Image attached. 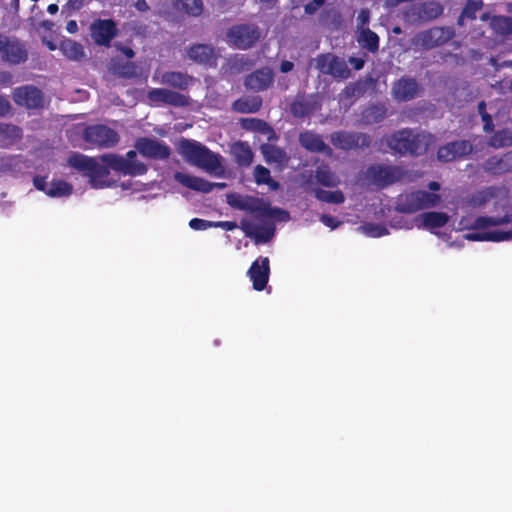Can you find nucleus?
<instances>
[{
  "label": "nucleus",
  "mask_w": 512,
  "mask_h": 512,
  "mask_svg": "<svg viewBox=\"0 0 512 512\" xmlns=\"http://www.w3.org/2000/svg\"><path fill=\"white\" fill-rule=\"evenodd\" d=\"M370 19V11L368 9H362L357 17V21L361 27L368 24Z\"/></svg>",
  "instance_id": "obj_55"
},
{
  "label": "nucleus",
  "mask_w": 512,
  "mask_h": 512,
  "mask_svg": "<svg viewBox=\"0 0 512 512\" xmlns=\"http://www.w3.org/2000/svg\"><path fill=\"white\" fill-rule=\"evenodd\" d=\"M488 145L496 149L512 145L511 132L507 129L494 132L489 138Z\"/></svg>",
  "instance_id": "obj_44"
},
{
  "label": "nucleus",
  "mask_w": 512,
  "mask_h": 512,
  "mask_svg": "<svg viewBox=\"0 0 512 512\" xmlns=\"http://www.w3.org/2000/svg\"><path fill=\"white\" fill-rule=\"evenodd\" d=\"M421 90L416 79L401 77L392 87L393 98L399 102H408L416 98Z\"/></svg>",
  "instance_id": "obj_20"
},
{
  "label": "nucleus",
  "mask_w": 512,
  "mask_h": 512,
  "mask_svg": "<svg viewBox=\"0 0 512 512\" xmlns=\"http://www.w3.org/2000/svg\"><path fill=\"white\" fill-rule=\"evenodd\" d=\"M213 228H222L226 231H232L238 228L235 221H213Z\"/></svg>",
  "instance_id": "obj_53"
},
{
  "label": "nucleus",
  "mask_w": 512,
  "mask_h": 512,
  "mask_svg": "<svg viewBox=\"0 0 512 512\" xmlns=\"http://www.w3.org/2000/svg\"><path fill=\"white\" fill-rule=\"evenodd\" d=\"M387 116V108L382 103L372 104L361 113L362 121L367 125L378 124Z\"/></svg>",
  "instance_id": "obj_29"
},
{
  "label": "nucleus",
  "mask_w": 512,
  "mask_h": 512,
  "mask_svg": "<svg viewBox=\"0 0 512 512\" xmlns=\"http://www.w3.org/2000/svg\"><path fill=\"white\" fill-rule=\"evenodd\" d=\"M174 178L181 185H183L191 190L202 192V193H209L214 188L222 189L226 186L225 183H212L204 178L193 176V175L186 174L183 172H176Z\"/></svg>",
  "instance_id": "obj_21"
},
{
  "label": "nucleus",
  "mask_w": 512,
  "mask_h": 512,
  "mask_svg": "<svg viewBox=\"0 0 512 512\" xmlns=\"http://www.w3.org/2000/svg\"><path fill=\"white\" fill-rule=\"evenodd\" d=\"M240 228L245 236L252 238L256 244L270 241L275 233L273 226H256L247 220L241 221Z\"/></svg>",
  "instance_id": "obj_24"
},
{
  "label": "nucleus",
  "mask_w": 512,
  "mask_h": 512,
  "mask_svg": "<svg viewBox=\"0 0 512 512\" xmlns=\"http://www.w3.org/2000/svg\"><path fill=\"white\" fill-rule=\"evenodd\" d=\"M28 58V48L23 40L0 33V63L17 66L24 64Z\"/></svg>",
  "instance_id": "obj_5"
},
{
  "label": "nucleus",
  "mask_w": 512,
  "mask_h": 512,
  "mask_svg": "<svg viewBox=\"0 0 512 512\" xmlns=\"http://www.w3.org/2000/svg\"><path fill=\"white\" fill-rule=\"evenodd\" d=\"M227 38L237 48L248 49L259 40L260 31L256 25L239 24L228 30Z\"/></svg>",
  "instance_id": "obj_11"
},
{
  "label": "nucleus",
  "mask_w": 512,
  "mask_h": 512,
  "mask_svg": "<svg viewBox=\"0 0 512 512\" xmlns=\"http://www.w3.org/2000/svg\"><path fill=\"white\" fill-rule=\"evenodd\" d=\"M82 139L91 147L108 149L116 146L120 140L119 134L104 124L88 125L82 132Z\"/></svg>",
  "instance_id": "obj_9"
},
{
  "label": "nucleus",
  "mask_w": 512,
  "mask_h": 512,
  "mask_svg": "<svg viewBox=\"0 0 512 512\" xmlns=\"http://www.w3.org/2000/svg\"><path fill=\"white\" fill-rule=\"evenodd\" d=\"M477 109L481 117L482 115L488 114L486 111V103L484 101L479 102Z\"/></svg>",
  "instance_id": "obj_63"
},
{
  "label": "nucleus",
  "mask_w": 512,
  "mask_h": 512,
  "mask_svg": "<svg viewBox=\"0 0 512 512\" xmlns=\"http://www.w3.org/2000/svg\"><path fill=\"white\" fill-rule=\"evenodd\" d=\"M147 99L150 104L154 105L166 104L173 107H186L190 105L189 96L165 88L150 89L147 92Z\"/></svg>",
  "instance_id": "obj_15"
},
{
  "label": "nucleus",
  "mask_w": 512,
  "mask_h": 512,
  "mask_svg": "<svg viewBox=\"0 0 512 512\" xmlns=\"http://www.w3.org/2000/svg\"><path fill=\"white\" fill-rule=\"evenodd\" d=\"M270 262L268 257H259L250 266L247 275L252 281L253 289L262 291L269 280Z\"/></svg>",
  "instance_id": "obj_19"
},
{
  "label": "nucleus",
  "mask_w": 512,
  "mask_h": 512,
  "mask_svg": "<svg viewBox=\"0 0 512 512\" xmlns=\"http://www.w3.org/2000/svg\"><path fill=\"white\" fill-rule=\"evenodd\" d=\"M188 56L194 62L210 64L214 59V49L207 44H195L189 48Z\"/></svg>",
  "instance_id": "obj_32"
},
{
  "label": "nucleus",
  "mask_w": 512,
  "mask_h": 512,
  "mask_svg": "<svg viewBox=\"0 0 512 512\" xmlns=\"http://www.w3.org/2000/svg\"><path fill=\"white\" fill-rule=\"evenodd\" d=\"M46 179V176L35 175L33 177V185L37 190L44 192L47 195L49 185L47 184Z\"/></svg>",
  "instance_id": "obj_50"
},
{
  "label": "nucleus",
  "mask_w": 512,
  "mask_h": 512,
  "mask_svg": "<svg viewBox=\"0 0 512 512\" xmlns=\"http://www.w3.org/2000/svg\"><path fill=\"white\" fill-rule=\"evenodd\" d=\"M73 187L64 180H53L47 191V196L51 198L67 197L72 194Z\"/></svg>",
  "instance_id": "obj_41"
},
{
  "label": "nucleus",
  "mask_w": 512,
  "mask_h": 512,
  "mask_svg": "<svg viewBox=\"0 0 512 512\" xmlns=\"http://www.w3.org/2000/svg\"><path fill=\"white\" fill-rule=\"evenodd\" d=\"M177 9L184 11L190 16H200L203 11L202 0H173Z\"/></svg>",
  "instance_id": "obj_42"
},
{
  "label": "nucleus",
  "mask_w": 512,
  "mask_h": 512,
  "mask_svg": "<svg viewBox=\"0 0 512 512\" xmlns=\"http://www.w3.org/2000/svg\"><path fill=\"white\" fill-rule=\"evenodd\" d=\"M317 183L325 187H335L339 184V178L331 171L328 165L322 164L315 170Z\"/></svg>",
  "instance_id": "obj_36"
},
{
  "label": "nucleus",
  "mask_w": 512,
  "mask_h": 512,
  "mask_svg": "<svg viewBox=\"0 0 512 512\" xmlns=\"http://www.w3.org/2000/svg\"><path fill=\"white\" fill-rule=\"evenodd\" d=\"M314 110V104L304 95H297L290 105V112L295 118L307 117Z\"/></svg>",
  "instance_id": "obj_33"
},
{
  "label": "nucleus",
  "mask_w": 512,
  "mask_h": 512,
  "mask_svg": "<svg viewBox=\"0 0 512 512\" xmlns=\"http://www.w3.org/2000/svg\"><path fill=\"white\" fill-rule=\"evenodd\" d=\"M161 82L179 90H186L193 82V77L179 71H168L162 74Z\"/></svg>",
  "instance_id": "obj_27"
},
{
  "label": "nucleus",
  "mask_w": 512,
  "mask_h": 512,
  "mask_svg": "<svg viewBox=\"0 0 512 512\" xmlns=\"http://www.w3.org/2000/svg\"><path fill=\"white\" fill-rule=\"evenodd\" d=\"M320 221L327 227L331 229H335L341 225V221H339L336 217H333L328 214H322L320 216Z\"/></svg>",
  "instance_id": "obj_51"
},
{
  "label": "nucleus",
  "mask_w": 512,
  "mask_h": 512,
  "mask_svg": "<svg viewBox=\"0 0 512 512\" xmlns=\"http://www.w3.org/2000/svg\"><path fill=\"white\" fill-rule=\"evenodd\" d=\"M228 203L238 210L254 213L259 217L274 218L279 216L281 219L289 218V213L286 210L271 207L262 199L253 196L237 197L233 200L229 199Z\"/></svg>",
  "instance_id": "obj_7"
},
{
  "label": "nucleus",
  "mask_w": 512,
  "mask_h": 512,
  "mask_svg": "<svg viewBox=\"0 0 512 512\" xmlns=\"http://www.w3.org/2000/svg\"><path fill=\"white\" fill-rule=\"evenodd\" d=\"M13 100L18 106L27 109H39L44 106V97L40 89L35 86H22L15 89Z\"/></svg>",
  "instance_id": "obj_17"
},
{
  "label": "nucleus",
  "mask_w": 512,
  "mask_h": 512,
  "mask_svg": "<svg viewBox=\"0 0 512 512\" xmlns=\"http://www.w3.org/2000/svg\"><path fill=\"white\" fill-rule=\"evenodd\" d=\"M316 68L325 75L336 79H347L350 76V69L346 62L331 53L320 54L316 58Z\"/></svg>",
  "instance_id": "obj_12"
},
{
  "label": "nucleus",
  "mask_w": 512,
  "mask_h": 512,
  "mask_svg": "<svg viewBox=\"0 0 512 512\" xmlns=\"http://www.w3.org/2000/svg\"><path fill=\"white\" fill-rule=\"evenodd\" d=\"M118 34L116 23L112 19H98L90 26L93 41L100 46H110L112 39Z\"/></svg>",
  "instance_id": "obj_16"
},
{
  "label": "nucleus",
  "mask_w": 512,
  "mask_h": 512,
  "mask_svg": "<svg viewBox=\"0 0 512 512\" xmlns=\"http://www.w3.org/2000/svg\"><path fill=\"white\" fill-rule=\"evenodd\" d=\"M419 219L422 222V226L426 229H436L444 227L448 221L449 217L444 212H424L419 215Z\"/></svg>",
  "instance_id": "obj_34"
},
{
  "label": "nucleus",
  "mask_w": 512,
  "mask_h": 512,
  "mask_svg": "<svg viewBox=\"0 0 512 512\" xmlns=\"http://www.w3.org/2000/svg\"><path fill=\"white\" fill-rule=\"evenodd\" d=\"M481 119L483 121V130H484V132H486V133L493 132V130H494V123H493L492 116L488 113V114L482 115Z\"/></svg>",
  "instance_id": "obj_54"
},
{
  "label": "nucleus",
  "mask_w": 512,
  "mask_h": 512,
  "mask_svg": "<svg viewBox=\"0 0 512 512\" xmlns=\"http://www.w3.org/2000/svg\"><path fill=\"white\" fill-rule=\"evenodd\" d=\"M68 5L76 10H79L83 6V0H68Z\"/></svg>",
  "instance_id": "obj_62"
},
{
  "label": "nucleus",
  "mask_w": 512,
  "mask_h": 512,
  "mask_svg": "<svg viewBox=\"0 0 512 512\" xmlns=\"http://www.w3.org/2000/svg\"><path fill=\"white\" fill-rule=\"evenodd\" d=\"M11 105L9 101L0 95V116H5L10 112Z\"/></svg>",
  "instance_id": "obj_56"
},
{
  "label": "nucleus",
  "mask_w": 512,
  "mask_h": 512,
  "mask_svg": "<svg viewBox=\"0 0 512 512\" xmlns=\"http://www.w3.org/2000/svg\"><path fill=\"white\" fill-rule=\"evenodd\" d=\"M349 62L355 70L362 69L365 64V61L362 58L357 57H350Z\"/></svg>",
  "instance_id": "obj_57"
},
{
  "label": "nucleus",
  "mask_w": 512,
  "mask_h": 512,
  "mask_svg": "<svg viewBox=\"0 0 512 512\" xmlns=\"http://www.w3.org/2000/svg\"><path fill=\"white\" fill-rule=\"evenodd\" d=\"M511 221V217L509 215L498 216V217H490V216H478L473 225L472 229L475 230H484L490 226H499L502 224H507Z\"/></svg>",
  "instance_id": "obj_39"
},
{
  "label": "nucleus",
  "mask_w": 512,
  "mask_h": 512,
  "mask_svg": "<svg viewBox=\"0 0 512 512\" xmlns=\"http://www.w3.org/2000/svg\"><path fill=\"white\" fill-rule=\"evenodd\" d=\"M332 144L339 149L349 151L358 148H368L371 137L366 133L338 131L331 135Z\"/></svg>",
  "instance_id": "obj_13"
},
{
  "label": "nucleus",
  "mask_w": 512,
  "mask_h": 512,
  "mask_svg": "<svg viewBox=\"0 0 512 512\" xmlns=\"http://www.w3.org/2000/svg\"><path fill=\"white\" fill-rule=\"evenodd\" d=\"M441 201L438 194L417 190L402 195L396 203V210L401 213H415L422 209L436 207Z\"/></svg>",
  "instance_id": "obj_6"
},
{
  "label": "nucleus",
  "mask_w": 512,
  "mask_h": 512,
  "mask_svg": "<svg viewBox=\"0 0 512 512\" xmlns=\"http://www.w3.org/2000/svg\"><path fill=\"white\" fill-rule=\"evenodd\" d=\"M66 30L71 34L76 33L78 31L77 22L75 20L68 21L66 24Z\"/></svg>",
  "instance_id": "obj_61"
},
{
  "label": "nucleus",
  "mask_w": 512,
  "mask_h": 512,
  "mask_svg": "<svg viewBox=\"0 0 512 512\" xmlns=\"http://www.w3.org/2000/svg\"><path fill=\"white\" fill-rule=\"evenodd\" d=\"M105 166L99 164L94 158L81 153H73L69 156L67 163L72 168L82 172L89 177L94 188L108 186L107 178L110 175L109 169L124 176H142L147 173V166L137 160V152L129 150L125 156L118 154H104L100 157Z\"/></svg>",
  "instance_id": "obj_1"
},
{
  "label": "nucleus",
  "mask_w": 512,
  "mask_h": 512,
  "mask_svg": "<svg viewBox=\"0 0 512 512\" xmlns=\"http://www.w3.org/2000/svg\"><path fill=\"white\" fill-rule=\"evenodd\" d=\"M274 81L271 69L261 68L246 76L244 85L247 89L255 92L267 90Z\"/></svg>",
  "instance_id": "obj_23"
},
{
  "label": "nucleus",
  "mask_w": 512,
  "mask_h": 512,
  "mask_svg": "<svg viewBox=\"0 0 512 512\" xmlns=\"http://www.w3.org/2000/svg\"><path fill=\"white\" fill-rule=\"evenodd\" d=\"M483 170L490 175L500 176L512 172V151L500 156H491L483 163Z\"/></svg>",
  "instance_id": "obj_22"
},
{
  "label": "nucleus",
  "mask_w": 512,
  "mask_h": 512,
  "mask_svg": "<svg viewBox=\"0 0 512 512\" xmlns=\"http://www.w3.org/2000/svg\"><path fill=\"white\" fill-rule=\"evenodd\" d=\"M59 49L63 53V55L69 60L81 61L85 58V51L83 45L75 40H62L59 44Z\"/></svg>",
  "instance_id": "obj_31"
},
{
  "label": "nucleus",
  "mask_w": 512,
  "mask_h": 512,
  "mask_svg": "<svg viewBox=\"0 0 512 512\" xmlns=\"http://www.w3.org/2000/svg\"><path fill=\"white\" fill-rule=\"evenodd\" d=\"M300 145L312 153H331V148L324 142L321 135L313 131H304L299 135Z\"/></svg>",
  "instance_id": "obj_25"
},
{
  "label": "nucleus",
  "mask_w": 512,
  "mask_h": 512,
  "mask_svg": "<svg viewBox=\"0 0 512 512\" xmlns=\"http://www.w3.org/2000/svg\"><path fill=\"white\" fill-rule=\"evenodd\" d=\"M59 10V7L57 4H49L47 7V12L50 14H56Z\"/></svg>",
  "instance_id": "obj_64"
},
{
  "label": "nucleus",
  "mask_w": 512,
  "mask_h": 512,
  "mask_svg": "<svg viewBox=\"0 0 512 512\" xmlns=\"http://www.w3.org/2000/svg\"><path fill=\"white\" fill-rule=\"evenodd\" d=\"M444 8L437 1H426L409 5L403 17L410 23L429 22L437 19L443 14Z\"/></svg>",
  "instance_id": "obj_10"
},
{
  "label": "nucleus",
  "mask_w": 512,
  "mask_h": 512,
  "mask_svg": "<svg viewBox=\"0 0 512 512\" xmlns=\"http://www.w3.org/2000/svg\"><path fill=\"white\" fill-rule=\"evenodd\" d=\"M294 68V63L291 62V61H288V60H283L281 63H280V71L282 73H288L290 71H292Z\"/></svg>",
  "instance_id": "obj_58"
},
{
  "label": "nucleus",
  "mask_w": 512,
  "mask_h": 512,
  "mask_svg": "<svg viewBox=\"0 0 512 512\" xmlns=\"http://www.w3.org/2000/svg\"><path fill=\"white\" fill-rule=\"evenodd\" d=\"M178 152L188 163L206 171H216L221 166L220 155L195 140L182 138Z\"/></svg>",
  "instance_id": "obj_2"
},
{
  "label": "nucleus",
  "mask_w": 512,
  "mask_h": 512,
  "mask_svg": "<svg viewBox=\"0 0 512 512\" xmlns=\"http://www.w3.org/2000/svg\"><path fill=\"white\" fill-rule=\"evenodd\" d=\"M467 240L471 241H490V242H501L512 240V230L502 231H479L474 233H468L465 235Z\"/></svg>",
  "instance_id": "obj_28"
},
{
  "label": "nucleus",
  "mask_w": 512,
  "mask_h": 512,
  "mask_svg": "<svg viewBox=\"0 0 512 512\" xmlns=\"http://www.w3.org/2000/svg\"><path fill=\"white\" fill-rule=\"evenodd\" d=\"M454 36L453 28L434 26L416 33L411 39V47L414 51H428L446 44Z\"/></svg>",
  "instance_id": "obj_4"
},
{
  "label": "nucleus",
  "mask_w": 512,
  "mask_h": 512,
  "mask_svg": "<svg viewBox=\"0 0 512 512\" xmlns=\"http://www.w3.org/2000/svg\"><path fill=\"white\" fill-rule=\"evenodd\" d=\"M135 8L140 12H146L149 10V5L146 0H137Z\"/></svg>",
  "instance_id": "obj_60"
},
{
  "label": "nucleus",
  "mask_w": 512,
  "mask_h": 512,
  "mask_svg": "<svg viewBox=\"0 0 512 512\" xmlns=\"http://www.w3.org/2000/svg\"><path fill=\"white\" fill-rule=\"evenodd\" d=\"M135 148L142 156L153 160H166L171 155V148L166 143L149 137L138 138Z\"/></svg>",
  "instance_id": "obj_14"
},
{
  "label": "nucleus",
  "mask_w": 512,
  "mask_h": 512,
  "mask_svg": "<svg viewBox=\"0 0 512 512\" xmlns=\"http://www.w3.org/2000/svg\"><path fill=\"white\" fill-rule=\"evenodd\" d=\"M0 135L8 139L10 142H15L22 138L23 132L17 125L0 123Z\"/></svg>",
  "instance_id": "obj_46"
},
{
  "label": "nucleus",
  "mask_w": 512,
  "mask_h": 512,
  "mask_svg": "<svg viewBox=\"0 0 512 512\" xmlns=\"http://www.w3.org/2000/svg\"><path fill=\"white\" fill-rule=\"evenodd\" d=\"M325 3V0H312L304 6V11L308 15L316 13V11Z\"/></svg>",
  "instance_id": "obj_52"
},
{
  "label": "nucleus",
  "mask_w": 512,
  "mask_h": 512,
  "mask_svg": "<svg viewBox=\"0 0 512 512\" xmlns=\"http://www.w3.org/2000/svg\"><path fill=\"white\" fill-rule=\"evenodd\" d=\"M189 227L196 231H202L209 228H213V221L201 218H193L189 221Z\"/></svg>",
  "instance_id": "obj_48"
},
{
  "label": "nucleus",
  "mask_w": 512,
  "mask_h": 512,
  "mask_svg": "<svg viewBox=\"0 0 512 512\" xmlns=\"http://www.w3.org/2000/svg\"><path fill=\"white\" fill-rule=\"evenodd\" d=\"M482 8V0H467L460 16L458 17L457 24L460 26L463 25L465 19L475 20L477 12L480 11Z\"/></svg>",
  "instance_id": "obj_40"
},
{
  "label": "nucleus",
  "mask_w": 512,
  "mask_h": 512,
  "mask_svg": "<svg viewBox=\"0 0 512 512\" xmlns=\"http://www.w3.org/2000/svg\"><path fill=\"white\" fill-rule=\"evenodd\" d=\"M473 150V146L468 140H456L446 143L439 147L437 158L442 162H451L457 158L468 156Z\"/></svg>",
  "instance_id": "obj_18"
},
{
  "label": "nucleus",
  "mask_w": 512,
  "mask_h": 512,
  "mask_svg": "<svg viewBox=\"0 0 512 512\" xmlns=\"http://www.w3.org/2000/svg\"><path fill=\"white\" fill-rule=\"evenodd\" d=\"M262 107L260 96H243L232 103V109L239 113H255Z\"/></svg>",
  "instance_id": "obj_30"
},
{
  "label": "nucleus",
  "mask_w": 512,
  "mask_h": 512,
  "mask_svg": "<svg viewBox=\"0 0 512 512\" xmlns=\"http://www.w3.org/2000/svg\"><path fill=\"white\" fill-rule=\"evenodd\" d=\"M406 176V171L397 165L372 164L366 172L368 182L379 189L400 182Z\"/></svg>",
  "instance_id": "obj_8"
},
{
  "label": "nucleus",
  "mask_w": 512,
  "mask_h": 512,
  "mask_svg": "<svg viewBox=\"0 0 512 512\" xmlns=\"http://www.w3.org/2000/svg\"><path fill=\"white\" fill-rule=\"evenodd\" d=\"M265 125H266V123L260 119H256V118L242 119V126H243V128H245L247 130L261 131L262 126H265Z\"/></svg>",
  "instance_id": "obj_49"
},
{
  "label": "nucleus",
  "mask_w": 512,
  "mask_h": 512,
  "mask_svg": "<svg viewBox=\"0 0 512 512\" xmlns=\"http://www.w3.org/2000/svg\"><path fill=\"white\" fill-rule=\"evenodd\" d=\"M231 154L240 167H249L254 158L250 145L244 141L235 142L231 146Z\"/></svg>",
  "instance_id": "obj_26"
},
{
  "label": "nucleus",
  "mask_w": 512,
  "mask_h": 512,
  "mask_svg": "<svg viewBox=\"0 0 512 512\" xmlns=\"http://www.w3.org/2000/svg\"><path fill=\"white\" fill-rule=\"evenodd\" d=\"M490 26L496 34L509 36L512 34V17L495 15L490 20Z\"/></svg>",
  "instance_id": "obj_38"
},
{
  "label": "nucleus",
  "mask_w": 512,
  "mask_h": 512,
  "mask_svg": "<svg viewBox=\"0 0 512 512\" xmlns=\"http://www.w3.org/2000/svg\"><path fill=\"white\" fill-rule=\"evenodd\" d=\"M359 45L371 53L379 50V36L369 28H362L357 37Z\"/></svg>",
  "instance_id": "obj_35"
},
{
  "label": "nucleus",
  "mask_w": 512,
  "mask_h": 512,
  "mask_svg": "<svg viewBox=\"0 0 512 512\" xmlns=\"http://www.w3.org/2000/svg\"><path fill=\"white\" fill-rule=\"evenodd\" d=\"M122 75L127 76V77L134 76L135 75V66L131 63L124 65Z\"/></svg>",
  "instance_id": "obj_59"
},
{
  "label": "nucleus",
  "mask_w": 512,
  "mask_h": 512,
  "mask_svg": "<svg viewBox=\"0 0 512 512\" xmlns=\"http://www.w3.org/2000/svg\"><path fill=\"white\" fill-rule=\"evenodd\" d=\"M254 180L258 185H267L271 190L276 191L280 188V184L275 181L270 174V170L263 165H257L254 168Z\"/></svg>",
  "instance_id": "obj_37"
},
{
  "label": "nucleus",
  "mask_w": 512,
  "mask_h": 512,
  "mask_svg": "<svg viewBox=\"0 0 512 512\" xmlns=\"http://www.w3.org/2000/svg\"><path fill=\"white\" fill-rule=\"evenodd\" d=\"M490 197L491 195L486 191H477L469 198L468 203L472 207H480L486 204L489 201Z\"/></svg>",
  "instance_id": "obj_47"
},
{
  "label": "nucleus",
  "mask_w": 512,
  "mask_h": 512,
  "mask_svg": "<svg viewBox=\"0 0 512 512\" xmlns=\"http://www.w3.org/2000/svg\"><path fill=\"white\" fill-rule=\"evenodd\" d=\"M315 197L322 202L332 204H342L345 201L344 193L341 190L328 191L324 189H317Z\"/></svg>",
  "instance_id": "obj_43"
},
{
  "label": "nucleus",
  "mask_w": 512,
  "mask_h": 512,
  "mask_svg": "<svg viewBox=\"0 0 512 512\" xmlns=\"http://www.w3.org/2000/svg\"><path fill=\"white\" fill-rule=\"evenodd\" d=\"M263 154H264L265 160L268 163L274 162V163L281 164L286 159L285 151L283 149H281L277 146H273V145L266 146L263 149Z\"/></svg>",
  "instance_id": "obj_45"
},
{
  "label": "nucleus",
  "mask_w": 512,
  "mask_h": 512,
  "mask_svg": "<svg viewBox=\"0 0 512 512\" xmlns=\"http://www.w3.org/2000/svg\"><path fill=\"white\" fill-rule=\"evenodd\" d=\"M426 135L410 128L400 129L386 139L388 147L399 155L418 156L426 152Z\"/></svg>",
  "instance_id": "obj_3"
}]
</instances>
